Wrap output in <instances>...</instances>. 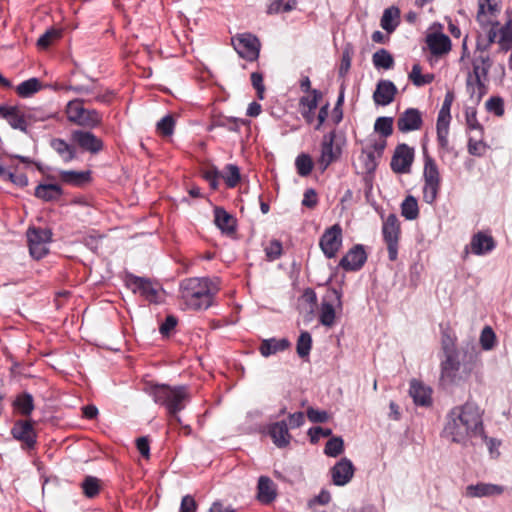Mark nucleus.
<instances>
[{
  "label": "nucleus",
  "mask_w": 512,
  "mask_h": 512,
  "mask_svg": "<svg viewBox=\"0 0 512 512\" xmlns=\"http://www.w3.org/2000/svg\"><path fill=\"white\" fill-rule=\"evenodd\" d=\"M397 88L390 80H380L373 93V100L377 105L387 106L394 101Z\"/></svg>",
  "instance_id": "obj_23"
},
{
  "label": "nucleus",
  "mask_w": 512,
  "mask_h": 512,
  "mask_svg": "<svg viewBox=\"0 0 512 512\" xmlns=\"http://www.w3.org/2000/svg\"><path fill=\"white\" fill-rule=\"evenodd\" d=\"M175 120L171 114L164 116L157 122L156 130L163 137H169L173 134Z\"/></svg>",
  "instance_id": "obj_49"
},
{
  "label": "nucleus",
  "mask_w": 512,
  "mask_h": 512,
  "mask_svg": "<svg viewBox=\"0 0 512 512\" xmlns=\"http://www.w3.org/2000/svg\"><path fill=\"white\" fill-rule=\"evenodd\" d=\"M232 45L238 55L247 61L253 62L259 57L260 42L250 33L238 34L232 38Z\"/></svg>",
  "instance_id": "obj_11"
},
{
  "label": "nucleus",
  "mask_w": 512,
  "mask_h": 512,
  "mask_svg": "<svg viewBox=\"0 0 512 512\" xmlns=\"http://www.w3.org/2000/svg\"><path fill=\"white\" fill-rule=\"evenodd\" d=\"M319 246L327 258H334L342 246L341 226L334 224L326 229L320 237Z\"/></svg>",
  "instance_id": "obj_13"
},
{
  "label": "nucleus",
  "mask_w": 512,
  "mask_h": 512,
  "mask_svg": "<svg viewBox=\"0 0 512 512\" xmlns=\"http://www.w3.org/2000/svg\"><path fill=\"white\" fill-rule=\"evenodd\" d=\"M366 261L367 254L363 245L357 244L342 257L339 266L345 271H358Z\"/></svg>",
  "instance_id": "obj_18"
},
{
  "label": "nucleus",
  "mask_w": 512,
  "mask_h": 512,
  "mask_svg": "<svg viewBox=\"0 0 512 512\" xmlns=\"http://www.w3.org/2000/svg\"><path fill=\"white\" fill-rule=\"evenodd\" d=\"M344 451V441L341 437L330 438L324 448V453L329 457H337Z\"/></svg>",
  "instance_id": "obj_50"
},
{
  "label": "nucleus",
  "mask_w": 512,
  "mask_h": 512,
  "mask_svg": "<svg viewBox=\"0 0 512 512\" xmlns=\"http://www.w3.org/2000/svg\"><path fill=\"white\" fill-rule=\"evenodd\" d=\"M71 141L84 151L97 154L103 149V141L90 131L74 130L71 133Z\"/></svg>",
  "instance_id": "obj_16"
},
{
  "label": "nucleus",
  "mask_w": 512,
  "mask_h": 512,
  "mask_svg": "<svg viewBox=\"0 0 512 512\" xmlns=\"http://www.w3.org/2000/svg\"><path fill=\"white\" fill-rule=\"evenodd\" d=\"M59 36V31L55 29L48 30L39 37V39L37 40V46L40 49H46Z\"/></svg>",
  "instance_id": "obj_58"
},
{
  "label": "nucleus",
  "mask_w": 512,
  "mask_h": 512,
  "mask_svg": "<svg viewBox=\"0 0 512 512\" xmlns=\"http://www.w3.org/2000/svg\"><path fill=\"white\" fill-rule=\"evenodd\" d=\"M149 395L156 404L164 406L167 413L174 417L177 422H181L178 413L185 408L186 403L190 400L186 386L172 387L166 384H156L150 387Z\"/></svg>",
  "instance_id": "obj_4"
},
{
  "label": "nucleus",
  "mask_w": 512,
  "mask_h": 512,
  "mask_svg": "<svg viewBox=\"0 0 512 512\" xmlns=\"http://www.w3.org/2000/svg\"><path fill=\"white\" fill-rule=\"evenodd\" d=\"M342 294L336 289L327 291L320 307L319 321L322 325L331 327L335 323V305L342 307Z\"/></svg>",
  "instance_id": "obj_12"
},
{
  "label": "nucleus",
  "mask_w": 512,
  "mask_h": 512,
  "mask_svg": "<svg viewBox=\"0 0 512 512\" xmlns=\"http://www.w3.org/2000/svg\"><path fill=\"white\" fill-rule=\"evenodd\" d=\"M312 347V337L309 332L304 331L300 334L297 345H296V351L299 357L304 358L307 357L310 353Z\"/></svg>",
  "instance_id": "obj_48"
},
{
  "label": "nucleus",
  "mask_w": 512,
  "mask_h": 512,
  "mask_svg": "<svg viewBox=\"0 0 512 512\" xmlns=\"http://www.w3.org/2000/svg\"><path fill=\"white\" fill-rule=\"evenodd\" d=\"M257 498L261 503L269 504L277 496L275 484L267 476H260L257 485Z\"/></svg>",
  "instance_id": "obj_29"
},
{
  "label": "nucleus",
  "mask_w": 512,
  "mask_h": 512,
  "mask_svg": "<svg viewBox=\"0 0 512 512\" xmlns=\"http://www.w3.org/2000/svg\"><path fill=\"white\" fill-rule=\"evenodd\" d=\"M265 253L268 260L273 261L281 256L282 253V244L278 240H272L265 247Z\"/></svg>",
  "instance_id": "obj_59"
},
{
  "label": "nucleus",
  "mask_w": 512,
  "mask_h": 512,
  "mask_svg": "<svg viewBox=\"0 0 512 512\" xmlns=\"http://www.w3.org/2000/svg\"><path fill=\"white\" fill-rule=\"evenodd\" d=\"M59 177L64 183L80 186L90 180L91 173L90 171L78 172L63 170L59 172Z\"/></svg>",
  "instance_id": "obj_36"
},
{
  "label": "nucleus",
  "mask_w": 512,
  "mask_h": 512,
  "mask_svg": "<svg viewBox=\"0 0 512 512\" xmlns=\"http://www.w3.org/2000/svg\"><path fill=\"white\" fill-rule=\"evenodd\" d=\"M223 178L226 182V185L229 188H234L239 183L241 176H240V170L238 166L234 164H228L225 168V173L223 175Z\"/></svg>",
  "instance_id": "obj_52"
},
{
  "label": "nucleus",
  "mask_w": 512,
  "mask_h": 512,
  "mask_svg": "<svg viewBox=\"0 0 512 512\" xmlns=\"http://www.w3.org/2000/svg\"><path fill=\"white\" fill-rule=\"evenodd\" d=\"M374 130L380 137L387 138L393 133V118L378 117L374 124Z\"/></svg>",
  "instance_id": "obj_47"
},
{
  "label": "nucleus",
  "mask_w": 512,
  "mask_h": 512,
  "mask_svg": "<svg viewBox=\"0 0 512 512\" xmlns=\"http://www.w3.org/2000/svg\"><path fill=\"white\" fill-rule=\"evenodd\" d=\"M83 494L87 498H95L101 490V482L97 477L86 476L81 483Z\"/></svg>",
  "instance_id": "obj_43"
},
{
  "label": "nucleus",
  "mask_w": 512,
  "mask_h": 512,
  "mask_svg": "<svg viewBox=\"0 0 512 512\" xmlns=\"http://www.w3.org/2000/svg\"><path fill=\"white\" fill-rule=\"evenodd\" d=\"M92 104V99H74L67 103L66 116L67 119L84 128L94 129L101 125L103 117L100 112L95 109H87L84 104Z\"/></svg>",
  "instance_id": "obj_5"
},
{
  "label": "nucleus",
  "mask_w": 512,
  "mask_h": 512,
  "mask_svg": "<svg viewBox=\"0 0 512 512\" xmlns=\"http://www.w3.org/2000/svg\"><path fill=\"white\" fill-rule=\"evenodd\" d=\"M0 178L20 188L28 185V178L26 174L19 171L18 165L13 163V159H9L8 164L0 172Z\"/></svg>",
  "instance_id": "obj_27"
},
{
  "label": "nucleus",
  "mask_w": 512,
  "mask_h": 512,
  "mask_svg": "<svg viewBox=\"0 0 512 512\" xmlns=\"http://www.w3.org/2000/svg\"><path fill=\"white\" fill-rule=\"evenodd\" d=\"M383 239L387 245L388 258L395 261L398 256V245L401 234V227L398 217L389 214L382 226Z\"/></svg>",
  "instance_id": "obj_9"
},
{
  "label": "nucleus",
  "mask_w": 512,
  "mask_h": 512,
  "mask_svg": "<svg viewBox=\"0 0 512 512\" xmlns=\"http://www.w3.org/2000/svg\"><path fill=\"white\" fill-rule=\"evenodd\" d=\"M126 286L133 292L138 293L150 303H159L162 288L159 283L149 278L139 277L134 274H127L125 277Z\"/></svg>",
  "instance_id": "obj_7"
},
{
  "label": "nucleus",
  "mask_w": 512,
  "mask_h": 512,
  "mask_svg": "<svg viewBox=\"0 0 512 512\" xmlns=\"http://www.w3.org/2000/svg\"><path fill=\"white\" fill-rule=\"evenodd\" d=\"M423 201L427 204H434L438 198L442 178L439 167L434 158H432L425 150L423 153Z\"/></svg>",
  "instance_id": "obj_6"
},
{
  "label": "nucleus",
  "mask_w": 512,
  "mask_h": 512,
  "mask_svg": "<svg viewBox=\"0 0 512 512\" xmlns=\"http://www.w3.org/2000/svg\"><path fill=\"white\" fill-rule=\"evenodd\" d=\"M0 116L3 117L12 128L26 132L28 124L25 115L17 107L0 106Z\"/></svg>",
  "instance_id": "obj_25"
},
{
  "label": "nucleus",
  "mask_w": 512,
  "mask_h": 512,
  "mask_svg": "<svg viewBox=\"0 0 512 512\" xmlns=\"http://www.w3.org/2000/svg\"><path fill=\"white\" fill-rule=\"evenodd\" d=\"M422 124V113L416 108L406 109L397 119V128L403 133L419 130Z\"/></svg>",
  "instance_id": "obj_22"
},
{
  "label": "nucleus",
  "mask_w": 512,
  "mask_h": 512,
  "mask_svg": "<svg viewBox=\"0 0 512 512\" xmlns=\"http://www.w3.org/2000/svg\"><path fill=\"white\" fill-rule=\"evenodd\" d=\"M308 435L311 443H316L320 437H330L332 435V430L330 428H322L319 426L312 427L308 430Z\"/></svg>",
  "instance_id": "obj_62"
},
{
  "label": "nucleus",
  "mask_w": 512,
  "mask_h": 512,
  "mask_svg": "<svg viewBox=\"0 0 512 512\" xmlns=\"http://www.w3.org/2000/svg\"><path fill=\"white\" fill-rule=\"evenodd\" d=\"M497 43L504 52L512 50V21H508L500 27Z\"/></svg>",
  "instance_id": "obj_41"
},
{
  "label": "nucleus",
  "mask_w": 512,
  "mask_h": 512,
  "mask_svg": "<svg viewBox=\"0 0 512 512\" xmlns=\"http://www.w3.org/2000/svg\"><path fill=\"white\" fill-rule=\"evenodd\" d=\"M51 147L55 150L65 162H70L76 156L75 148L60 138L52 139Z\"/></svg>",
  "instance_id": "obj_37"
},
{
  "label": "nucleus",
  "mask_w": 512,
  "mask_h": 512,
  "mask_svg": "<svg viewBox=\"0 0 512 512\" xmlns=\"http://www.w3.org/2000/svg\"><path fill=\"white\" fill-rule=\"evenodd\" d=\"M251 83L257 92V97L264 99L265 86L263 84V75L260 72H253L251 74Z\"/></svg>",
  "instance_id": "obj_61"
},
{
  "label": "nucleus",
  "mask_w": 512,
  "mask_h": 512,
  "mask_svg": "<svg viewBox=\"0 0 512 512\" xmlns=\"http://www.w3.org/2000/svg\"><path fill=\"white\" fill-rule=\"evenodd\" d=\"M197 503L191 495H185L181 500L179 512H196Z\"/></svg>",
  "instance_id": "obj_64"
},
{
  "label": "nucleus",
  "mask_w": 512,
  "mask_h": 512,
  "mask_svg": "<svg viewBox=\"0 0 512 512\" xmlns=\"http://www.w3.org/2000/svg\"><path fill=\"white\" fill-rule=\"evenodd\" d=\"M442 435L447 440L463 446L468 443L475 445L477 440L486 441L483 411L476 403L470 401L453 407L446 415Z\"/></svg>",
  "instance_id": "obj_1"
},
{
  "label": "nucleus",
  "mask_w": 512,
  "mask_h": 512,
  "mask_svg": "<svg viewBox=\"0 0 512 512\" xmlns=\"http://www.w3.org/2000/svg\"><path fill=\"white\" fill-rule=\"evenodd\" d=\"M451 117L438 115L437 123H436V131H437V143L439 146V156L443 158L446 154H453L454 157H457V152L454 147L449 143V126H450Z\"/></svg>",
  "instance_id": "obj_17"
},
{
  "label": "nucleus",
  "mask_w": 512,
  "mask_h": 512,
  "mask_svg": "<svg viewBox=\"0 0 512 512\" xmlns=\"http://www.w3.org/2000/svg\"><path fill=\"white\" fill-rule=\"evenodd\" d=\"M62 194L63 190L58 184H39L34 193L37 198L46 202L58 200Z\"/></svg>",
  "instance_id": "obj_31"
},
{
  "label": "nucleus",
  "mask_w": 512,
  "mask_h": 512,
  "mask_svg": "<svg viewBox=\"0 0 512 512\" xmlns=\"http://www.w3.org/2000/svg\"><path fill=\"white\" fill-rule=\"evenodd\" d=\"M503 492V486L481 482L467 486L465 495L470 498H480L500 495Z\"/></svg>",
  "instance_id": "obj_26"
},
{
  "label": "nucleus",
  "mask_w": 512,
  "mask_h": 512,
  "mask_svg": "<svg viewBox=\"0 0 512 512\" xmlns=\"http://www.w3.org/2000/svg\"><path fill=\"white\" fill-rule=\"evenodd\" d=\"M41 87L42 85L39 79L30 78L20 83L16 88V92L21 97H30L36 92H38L41 89Z\"/></svg>",
  "instance_id": "obj_44"
},
{
  "label": "nucleus",
  "mask_w": 512,
  "mask_h": 512,
  "mask_svg": "<svg viewBox=\"0 0 512 512\" xmlns=\"http://www.w3.org/2000/svg\"><path fill=\"white\" fill-rule=\"evenodd\" d=\"M289 341L285 338L276 339L270 338L265 339L261 342L259 351L262 356L269 357L270 355L276 354L277 352L284 351L289 347Z\"/></svg>",
  "instance_id": "obj_32"
},
{
  "label": "nucleus",
  "mask_w": 512,
  "mask_h": 512,
  "mask_svg": "<svg viewBox=\"0 0 512 512\" xmlns=\"http://www.w3.org/2000/svg\"><path fill=\"white\" fill-rule=\"evenodd\" d=\"M317 203L318 196L316 191L313 188L305 190L302 205L309 209H313L316 207Z\"/></svg>",
  "instance_id": "obj_63"
},
{
  "label": "nucleus",
  "mask_w": 512,
  "mask_h": 512,
  "mask_svg": "<svg viewBox=\"0 0 512 512\" xmlns=\"http://www.w3.org/2000/svg\"><path fill=\"white\" fill-rule=\"evenodd\" d=\"M342 146L337 141V132L332 130L323 135L320 144V155L317 160L319 169L325 171L332 163L340 159Z\"/></svg>",
  "instance_id": "obj_8"
},
{
  "label": "nucleus",
  "mask_w": 512,
  "mask_h": 512,
  "mask_svg": "<svg viewBox=\"0 0 512 512\" xmlns=\"http://www.w3.org/2000/svg\"><path fill=\"white\" fill-rule=\"evenodd\" d=\"M486 109L488 112L495 114L498 117L504 115V102L501 97H491L486 102Z\"/></svg>",
  "instance_id": "obj_55"
},
{
  "label": "nucleus",
  "mask_w": 512,
  "mask_h": 512,
  "mask_svg": "<svg viewBox=\"0 0 512 512\" xmlns=\"http://www.w3.org/2000/svg\"><path fill=\"white\" fill-rule=\"evenodd\" d=\"M466 124L470 131H474L478 134H484V128L477 119V114L474 109L466 111Z\"/></svg>",
  "instance_id": "obj_57"
},
{
  "label": "nucleus",
  "mask_w": 512,
  "mask_h": 512,
  "mask_svg": "<svg viewBox=\"0 0 512 512\" xmlns=\"http://www.w3.org/2000/svg\"><path fill=\"white\" fill-rule=\"evenodd\" d=\"M484 134L470 135L467 143L468 153L472 156L482 157L489 149V145L483 139Z\"/></svg>",
  "instance_id": "obj_35"
},
{
  "label": "nucleus",
  "mask_w": 512,
  "mask_h": 512,
  "mask_svg": "<svg viewBox=\"0 0 512 512\" xmlns=\"http://www.w3.org/2000/svg\"><path fill=\"white\" fill-rule=\"evenodd\" d=\"M14 408L23 416H29L34 410V400L30 393L24 392L15 398Z\"/></svg>",
  "instance_id": "obj_39"
},
{
  "label": "nucleus",
  "mask_w": 512,
  "mask_h": 512,
  "mask_svg": "<svg viewBox=\"0 0 512 512\" xmlns=\"http://www.w3.org/2000/svg\"><path fill=\"white\" fill-rule=\"evenodd\" d=\"M409 393L416 405L428 406L431 404V389L419 381H411Z\"/></svg>",
  "instance_id": "obj_30"
},
{
  "label": "nucleus",
  "mask_w": 512,
  "mask_h": 512,
  "mask_svg": "<svg viewBox=\"0 0 512 512\" xmlns=\"http://www.w3.org/2000/svg\"><path fill=\"white\" fill-rule=\"evenodd\" d=\"M297 0H275L267 8L268 14L290 12L296 8Z\"/></svg>",
  "instance_id": "obj_46"
},
{
  "label": "nucleus",
  "mask_w": 512,
  "mask_h": 512,
  "mask_svg": "<svg viewBox=\"0 0 512 512\" xmlns=\"http://www.w3.org/2000/svg\"><path fill=\"white\" fill-rule=\"evenodd\" d=\"M400 11L396 7L384 10L381 18V27L388 33L393 32L399 24Z\"/></svg>",
  "instance_id": "obj_38"
},
{
  "label": "nucleus",
  "mask_w": 512,
  "mask_h": 512,
  "mask_svg": "<svg viewBox=\"0 0 512 512\" xmlns=\"http://www.w3.org/2000/svg\"><path fill=\"white\" fill-rule=\"evenodd\" d=\"M52 233L49 229L29 228L27 230V240L29 251L33 258L39 260L49 252L48 244L51 242Z\"/></svg>",
  "instance_id": "obj_10"
},
{
  "label": "nucleus",
  "mask_w": 512,
  "mask_h": 512,
  "mask_svg": "<svg viewBox=\"0 0 512 512\" xmlns=\"http://www.w3.org/2000/svg\"><path fill=\"white\" fill-rule=\"evenodd\" d=\"M496 244L493 237L485 232L474 234L470 241L471 252L475 255H484L491 252Z\"/></svg>",
  "instance_id": "obj_24"
},
{
  "label": "nucleus",
  "mask_w": 512,
  "mask_h": 512,
  "mask_svg": "<svg viewBox=\"0 0 512 512\" xmlns=\"http://www.w3.org/2000/svg\"><path fill=\"white\" fill-rule=\"evenodd\" d=\"M373 65L376 68L391 69L394 65L393 56L385 49L376 51L372 56Z\"/></svg>",
  "instance_id": "obj_45"
},
{
  "label": "nucleus",
  "mask_w": 512,
  "mask_h": 512,
  "mask_svg": "<svg viewBox=\"0 0 512 512\" xmlns=\"http://www.w3.org/2000/svg\"><path fill=\"white\" fill-rule=\"evenodd\" d=\"M11 433L15 439L22 442L24 448L31 449L36 444V433L30 421H16Z\"/></svg>",
  "instance_id": "obj_21"
},
{
  "label": "nucleus",
  "mask_w": 512,
  "mask_h": 512,
  "mask_svg": "<svg viewBox=\"0 0 512 512\" xmlns=\"http://www.w3.org/2000/svg\"><path fill=\"white\" fill-rule=\"evenodd\" d=\"M426 42L433 55L446 54L451 50V40L443 33L428 35Z\"/></svg>",
  "instance_id": "obj_28"
},
{
  "label": "nucleus",
  "mask_w": 512,
  "mask_h": 512,
  "mask_svg": "<svg viewBox=\"0 0 512 512\" xmlns=\"http://www.w3.org/2000/svg\"><path fill=\"white\" fill-rule=\"evenodd\" d=\"M219 288L209 278H187L180 283V298L189 310H206L213 305Z\"/></svg>",
  "instance_id": "obj_2"
},
{
  "label": "nucleus",
  "mask_w": 512,
  "mask_h": 512,
  "mask_svg": "<svg viewBox=\"0 0 512 512\" xmlns=\"http://www.w3.org/2000/svg\"><path fill=\"white\" fill-rule=\"evenodd\" d=\"M480 67L476 64H473V76L474 79H471V76L467 80V87L470 92L471 98L476 95V102H480L483 95L486 93L485 85L481 81V77L479 74Z\"/></svg>",
  "instance_id": "obj_33"
},
{
  "label": "nucleus",
  "mask_w": 512,
  "mask_h": 512,
  "mask_svg": "<svg viewBox=\"0 0 512 512\" xmlns=\"http://www.w3.org/2000/svg\"><path fill=\"white\" fill-rule=\"evenodd\" d=\"M69 89L77 94L83 96L82 99L91 98L93 102H99L103 104H109L114 99V92L109 89H102L96 83L91 85H74L70 86Z\"/></svg>",
  "instance_id": "obj_15"
},
{
  "label": "nucleus",
  "mask_w": 512,
  "mask_h": 512,
  "mask_svg": "<svg viewBox=\"0 0 512 512\" xmlns=\"http://www.w3.org/2000/svg\"><path fill=\"white\" fill-rule=\"evenodd\" d=\"M307 417L312 423H325L330 419V415L325 410L314 409L309 407L306 411Z\"/></svg>",
  "instance_id": "obj_56"
},
{
  "label": "nucleus",
  "mask_w": 512,
  "mask_h": 512,
  "mask_svg": "<svg viewBox=\"0 0 512 512\" xmlns=\"http://www.w3.org/2000/svg\"><path fill=\"white\" fill-rule=\"evenodd\" d=\"M401 215L407 220H415L419 216L417 200L414 196H407L401 204Z\"/></svg>",
  "instance_id": "obj_40"
},
{
  "label": "nucleus",
  "mask_w": 512,
  "mask_h": 512,
  "mask_svg": "<svg viewBox=\"0 0 512 512\" xmlns=\"http://www.w3.org/2000/svg\"><path fill=\"white\" fill-rule=\"evenodd\" d=\"M297 172L300 176H308L313 169V162L309 155L301 154L295 161Z\"/></svg>",
  "instance_id": "obj_53"
},
{
  "label": "nucleus",
  "mask_w": 512,
  "mask_h": 512,
  "mask_svg": "<svg viewBox=\"0 0 512 512\" xmlns=\"http://www.w3.org/2000/svg\"><path fill=\"white\" fill-rule=\"evenodd\" d=\"M354 472L355 467L353 463L344 457L330 469L332 483L336 486H344L351 481Z\"/></svg>",
  "instance_id": "obj_20"
},
{
  "label": "nucleus",
  "mask_w": 512,
  "mask_h": 512,
  "mask_svg": "<svg viewBox=\"0 0 512 512\" xmlns=\"http://www.w3.org/2000/svg\"><path fill=\"white\" fill-rule=\"evenodd\" d=\"M415 151L412 147L402 143L397 145L391 159V169L397 174H406L411 171Z\"/></svg>",
  "instance_id": "obj_14"
},
{
  "label": "nucleus",
  "mask_w": 512,
  "mask_h": 512,
  "mask_svg": "<svg viewBox=\"0 0 512 512\" xmlns=\"http://www.w3.org/2000/svg\"><path fill=\"white\" fill-rule=\"evenodd\" d=\"M408 77L409 80L417 87L430 84L434 80V74H422V69L419 64L413 65Z\"/></svg>",
  "instance_id": "obj_42"
},
{
  "label": "nucleus",
  "mask_w": 512,
  "mask_h": 512,
  "mask_svg": "<svg viewBox=\"0 0 512 512\" xmlns=\"http://www.w3.org/2000/svg\"><path fill=\"white\" fill-rule=\"evenodd\" d=\"M462 360L464 361L463 363V368L465 371L467 372H471L472 369L477 365V363L479 362V358H478V354L475 352L474 349H472L471 352H468V351H465L463 353V357H462Z\"/></svg>",
  "instance_id": "obj_60"
},
{
  "label": "nucleus",
  "mask_w": 512,
  "mask_h": 512,
  "mask_svg": "<svg viewBox=\"0 0 512 512\" xmlns=\"http://www.w3.org/2000/svg\"><path fill=\"white\" fill-rule=\"evenodd\" d=\"M457 337L450 328L441 331L440 382L451 385L460 379L461 353L456 346Z\"/></svg>",
  "instance_id": "obj_3"
},
{
  "label": "nucleus",
  "mask_w": 512,
  "mask_h": 512,
  "mask_svg": "<svg viewBox=\"0 0 512 512\" xmlns=\"http://www.w3.org/2000/svg\"><path fill=\"white\" fill-rule=\"evenodd\" d=\"M495 341L496 335L493 329L490 326H485L480 335L481 347L486 351L491 350L495 345Z\"/></svg>",
  "instance_id": "obj_54"
},
{
  "label": "nucleus",
  "mask_w": 512,
  "mask_h": 512,
  "mask_svg": "<svg viewBox=\"0 0 512 512\" xmlns=\"http://www.w3.org/2000/svg\"><path fill=\"white\" fill-rule=\"evenodd\" d=\"M267 434L270 436L273 444L278 448H286L290 445L293 437L289 432L288 424L285 420L272 422L266 427Z\"/></svg>",
  "instance_id": "obj_19"
},
{
  "label": "nucleus",
  "mask_w": 512,
  "mask_h": 512,
  "mask_svg": "<svg viewBox=\"0 0 512 512\" xmlns=\"http://www.w3.org/2000/svg\"><path fill=\"white\" fill-rule=\"evenodd\" d=\"M322 99L321 91L313 89L311 94L300 98L299 107L300 109L316 110L318 102Z\"/></svg>",
  "instance_id": "obj_51"
},
{
  "label": "nucleus",
  "mask_w": 512,
  "mask_h": 512,
  "mask_svg": "<svg viewBox=\"0 0 512 512\" xmlns=\"http://www.w3.org/2000/svg\"><path fill=\"white\" fill-rule=\"evenodd\" d=\"M215 224L225 233H233L235 231V219L223 208L216 207L214 210Z\"/></svg>",
  "instance_id": "obj_34"
}]
</instances>
